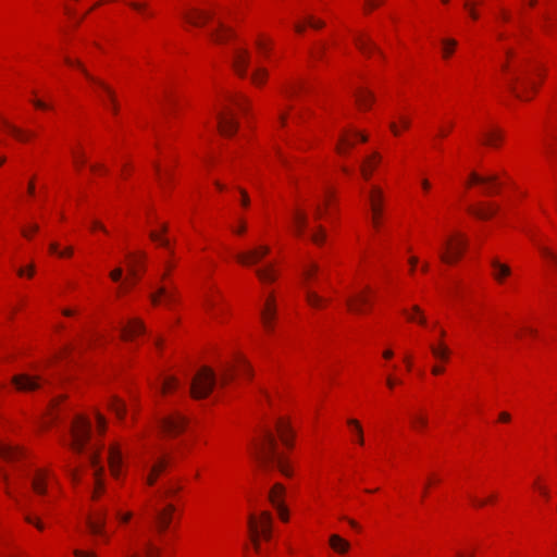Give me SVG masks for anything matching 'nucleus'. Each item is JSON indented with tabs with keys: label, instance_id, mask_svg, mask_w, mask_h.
Instances as JSON below:
<instances>
[{
	"label": "nucleus",
	"instance_id": "1",
	"mask_svg": "<svg viewBox=\"0 0 557 557\" xmlns=\"http://www.w3.org/2000/svg\"><path fill=\"white\" fill-rule=\"evenodd\" d=\"M255 454L263 466L276 467L285 476L292 475L284 457L277 451L275 437L270 430L262 431L260 438L255 444Z\"/></svg>",
	"mask_w": 557,
	"mask_h": 557
},
{
	"label": "nucleus",
	"instance_id": "2",
	"mask_svg": "<svg viewBox=\"0 0 557 557\" xmlns=\"http://www.w3.org/2000/svg\"><path fill=\"white\" fill-rule=\"evenodd\" d=\"M64 62L69 66L77 69L91 84H94L97 88L106 94L108 98V107L112 113L116 115L119 112V103L114 90L102 79L91 75L81 60L65 57Z\"/></svg>",
	"mask_w": 557,
	"mask_h": 557
},
{
	"label": "nucleus",
	"instance_id": "3",
	"mask_svg": "<svg viewBox=\"0 0 557 557\" xmlns=\"http://www.w3.org/2000/svg\"><path fill=\"white\" fill-rule=\"evenodd\" d=\"M90 434V421L83 416H77L71 426V448L78 454L83 453L89 443Z\"/></svg>",
	"mask_w": 557,
	"mask_h": 557
},
{
	"label": "nucleus",
	"instance_id": "4",
	"mask_svg": "<svg viewBox=\"0 0 557 557\" xmlns=\"http://www.w3.org/2000/svg\"><path fill=\"white\" fill-rule=\"evenodd\" d=\"M216 384L215 373L208 367L201 368L190 383V395L196 398L207 397Z\"/></svg>",
	"mask_w": 557,
	"mask_h": 557
},
{
	"label": "nucleus",
	"instance_id": "5",
	"mask_svg": "<svg viewBox=\"0 0 557 557\" xmlns=\"http://www.w3.org/2000/svg\"><path fill=\"white\" fill-rule=\"evenodd\" d=\"M511 92L520 100H530L528 92L536 89V84L528 71H521V75L515 74L508 82Z\"/></svg>",
	"mask_w": 557,
	"mask_h": 557
},
{
	"label": "nucleus",
	"instance_id": "6",
	"mask_svg": "<svg viewBox=\"0 0 557 557\" xmlns=\"http://www.w3.org/2000/svg\"><path fill=\"white\" fill-rule=\"evenodd\" d=\"M466 246V237L457 234L445 242V250L440 251V259L447 264H451L461 258Z\"/></svg>",
	"mask_w": 557,
	"mask_h": 557
},
{
	"label": "nucleus",
	"instance_id": "7",
	"mask_svg": "<svg viewBox=\"0 0 557 557\" xmlns=\"http://www.w3.org/2000/svg\"><path fill=\"white\" fill-rule=\"evenodd\" d=\"M249 529L252 533V542L255 549L259 552L260 544L258 541L259 532L264 537V540H270L271 537V525H272V517L270 512L263 511L260 515L259 523L257 522L255 516H250L248 520Z\"/></svg>",
	"mask_w": 557,
	"mask_h": 557
},
{
	"label": "nucleus",
	"instance_id": "8",
	"mask_svg": "<svg viewBox=\"0 0 557 557\" xmlns=\"http://www.w3.org/2000/svg\"><path fill=\"white\" fill-rule=\"evenodd\" d=\"M236 373H242L247 376L252 375V370L250 364L246 361V359L242 356L237 357L236 363H224L220 370V383L221 385H226L230 383Z\"/></svg>",
	"mask_w": 557,
	"mask_h": 557
},
{
	"label": "nucleus",
	"instance_id": "9",
	"mask_svg": "<svg viewBox=\"0 0 557 557\" xmlns=\"http://www.w3.org/2000/svg\"><path fill=\"white\" fill-rule=\"evenodd\" d=\"M186 423V418L178 412H173L170 416L159 420L160 428L170 436H176L181 434L185 430Z\"/></svg>",
	"mask_w": 557,
	"mask_h": 557
},
{
	"label": "nucleus",
	"instance_id": "10",
	"mask_svg": "<svg viewBox=\"0 0 557 557\" xmlns=\"http://www.w3.org/2000/svg\"><path fill=\"white\" fill-rule=\"evenodd\" d=\"M88 460L94 469L95 476V492L94 497H97V494L102 492L104 486L102 482V475L104 472L103 466L100 463V448L96 446H90L88 451Z\"/></svg>",
	"mask_w": 557,
	"mask_h": 557
},
{
	"label": "nucleus",
	"instance_id": "11",
	"mask_svg": "<svg viewBox=\"0 0 557 557\" xmlns=\"http://www.w3.org/2000/svg\"><path fill=\"white\" fill-rule=\"evenodd\" d=\"M218 127L222 135L232 136L238 128V123L234 119V114L231 108L225 107L216 113Z\"/></svg>",
	"mask_w": 557,
	"mask_h": 557
},
{
	"label": "nucleus",
	"instance_id": "12",
	"mask_svg": "<svg viewBox=\"0 0 557 557\" xmlns=\"http://www.w3.org/2000/svg\"><path fill=\"white\" fill-rule=\"evenodd\" d=\"M268 246H258L246 252H239L235 256L236 260L244 265H251L259 262L264 256L269 253Z\"/></svg>",
	"mask_w": 557,
	"mask_h": 557
},
{
	"label": "nucleus",
	"instance_id": "13",
	"mask_svg": "<svg viewBox=\"0 0 557 557\" xmlns=\"http://www.w3.org/2000/svg\"><path fill=\"white\" fill-rule=\"evenodd\" d=\"M260 317L264 329L272 332L274 329V320L276 318V305L273 296H270L263 305Z\"/></svg>",
	"mask_w": 557,
	"mask_h": 557
},
{
	"label": "nucleus",
	"instance_id": "14",
	"mask_svg": "<svg viewBox=\"0 0 557 557\" xmlns=\"http://www.w3.org/2000/svg\"><path fill=\"white\" fill-rule=\"evenodd\" d=\"M383 193L379 187H372L369 193V202L372 211V222L375 227H379L380 216L382 213Z\"/></svg>",
	"mask_w": 557,
	"mask_h": 557
},
{
	"label": "nucleus",
	"instance_id": "15",
	"mask_svg": "<svg viewBox=\"0 0 557 557\" xmlns=\"http://www.w3.org/2000/svg\"><path fill=\"white\" fill-rule=\"evenodd\" d=\"M250 53L247 49L238 48L233 53V67L240 77L247 75V69L249 65Z\"/></svg>",
	"mask_w": 557,
	"mask_h": 557
},
{
	"label": "nucleus",
	"instance_id": "16",
	"mask_svg": "<svg viewBox=\"0 0 557 557\" xmlns=\"http://www.w3.org/2000/svg\"><path fill=\"white\" fill-rule=\"evenodd\" d=\"M12 383L18 391L30 392L39 388L40 377L29 374H18L13 376Z\"/></svg>",
	"mask_w": 557,
	"mask_h": 557
},
{
	"label": "nucleus",
	"instance_id": "17",
	"mask_svg": "<svg viewBox=\"0 0 557 557\" xmlns=\"http://www.w3.org/2000/svg\"><path fill=\"white\" fill-rule=\"evenodd\" d=\"M175 511V506L172 504H168L163 509L157 510L156 512V520H157V527L160 533L164 532L171 521L173 513Z\"/></svg>",
	"mask_w": 557,
	"mask_h": 557
},
{
	"label": "nucleus",
	"instance_id": "18",
	"mask_svg": "<svg viewBox=\"0 0 557 557\" xmlns=\"http://www.w3.org/2000/svg\"><path fill=\"white\" fill-rule=\"evenodd\" d=\"M121 337L124 341H129L133 336L145 332L144 323L138 319H132L125 325H121Z\"/></svg>",
	"mask_w": 557,
	"mask_h": 557
},
{
	"label": "nucleus",
	"instance_id": "19",
	"mask_svg": "<svg viewBox=\"0 0 557 557\" xmlns=\"http://www.w3.org/2000/svg\"><path fill=\"white\" fill-rule=\"evenodd\" d=\"M107 512L106 510H97L87 520V525L90 532L95 535L103 534L106 524Z\"/></svg>",
	"mask_w": 557,
	"mask_h": 557
},
{
	"label": "nucleus",
	"instance_id": "20",
	"mask_svg": "<svg viewBox=\"0 0 557 557\" xmlns=\"http://www.w3.org/2000/svg\"><path fill=\"white\" fill-rule=\"evenodd\" d=\"M108 461L112 475L119 478L122 467V453L117 445L110 446Z\"/></svg>",
	"mask_w": 557,
	"mask_h": 557
},
{
	"label": "nucleus",
	"instance_id": "21",
	"mask_svg": "<svg viewBox=\"0 0 557 557\" xmlns=\"http://www.w3.org/2000/svg\"><path fill=\"white\" fill-rule=\"evenodd\" d=\"M212 15L198 9H191L183 13V18L193 26H201L206 21L210 20Z\"/></svg>",
	"mask_w": 557,
	"mask_h": 557
},
{
	"label": "nucleus",
	"instance_id": "22",
	"mask_svg": "<svg viewBox=\"0 0 557 557\" xmlns=\"http://www.w3.org/2000/svg\"><path fill=\"white\" fill-rule=\"evenodd\" d=\"M295 234L301 236L308 226V216L304 210L297 209L292 216Z\"/></svg>",
	"mask_w": 557,
	"mask_h": 557
},
{
	"label": "nucleus",
	"instance_id": "23",
	"mask_svg": "<svg viewBox=\"0 0 557 557\" xmlns=\"http://www.w3.org/2000/svg\"><path fill=\"white\" fill-rule=\"evenodd\" d=\"M381 154L377 152H373L371 156L367 157L361 164V173L366 180H369L372 175L375 166L381 162Z\"/></svg>",
	"mask_w": 557,
	"mask_h": 557
},
{
	"label": "nucleus",
	"instance_id": "24",
	"mask_svg": "<svg viewBox=\"0 0 557 557\" xmlns=\"http://www.w3.org/2000/svg\"><path fill=\"white\" fill-rule=\"evenodd\" d=\"M151 301L154 305L160 302V299L163 298V302L165 306H170L175 302V293L173 290H168L166 287H159L156 293L150 295Z\"/></svg>",
	"mask_w": 557,
	"mask_h": 557
},
{
	"label": "nucleus",
	"instance_id": "25",
	"mask_svg": "<svg viewBox=\"0 0 557 557\" xmlns=\"http://www.w3.org/2000/svg\"><path fill=\"white\" fill-rule=\"evenodd\" d=\"M491 265L493 268V277L498 283H503L504 280L511 274V269L507 264L499 262L497 259H493L491 261Z\"/></svg>",
	"mask_w": 557,
	"mask_h": 557
},
{
	"label": "nucleus",
	"instance_id": "26",
	"mask_svg": "<svg viewBox=\"0 0 557 557\" xmlns=\"http://www.w3.org/2000/svg\"><path fill=\"white\" fill-rule=\"evenodd\" d=\"M331 548L338 553V554H345L349 550L350 544L348 541L344 540L337 534H332L329 540Z\"/></svg>",
	"mask_w": 557,
	"mask_h": 557
},
{
	"label": "nucleus",
	"instance_id": "27",
	"mask_svg": "<svg viewBox=\"0 0 557 557\" xmlns=\"http://www.w3.org/2000/svg\"><path fill=\"white\" fill-rule=\"evenodd\" d=\"M22 450L17 446L0 443V456L5 460H14L22 456Z\"/></svg>",
	"mask_w": 557,
	"mask_h": 557
},
{
	"label": "nucleus",
	"instance_id": "28",
	"mask_svg": "<svg viewBox=\"0 0 557 557\" xmlns=\"http://www.w3.org/2000/svg\"><path fill=\"white\" fill-rule=\"evenodd\" d=\"M125 557H160V549L150 541H146L143 545V555L132 553L127 554Z\"/></svg>",
	"mask_w": 557,
	"mask_h": 557
},
{
	"label": "nucleus",
	"instance_id": "29",
	"mask_svg": "<svg viewBox=\"0 0 557 557\" xmlns=\"http://www.w3.org/2000/svg\"><path fill=\"white\" fill-rule=\"evenodd\" d=\"M256 274L263 283L274 282L276 277L273 264H267L261 269H257Z\"/></svg>",
	"mask_w": 557,
	"mask_h": 557
},
{
	"label": "nucleus",
	"instance_id": "30",
	"mask_svg": "<svg viewBox=\"0 0 557 557\" xmlns=\"http://www.w3.org/2000/svg\"><path fill=\"white\" fill-rule=\"evenodd\" d=\"M231 36H232L231 29L226 28L223 23H219L218 29L212 30L210 33V37L215 42H219V44L226 41L227 38Z\"/></svg>",
	"mask_w": 557,
	"mask_h": 557
},
{
	"label": "nucleus",
	"instance_id": "31",
	"mask_svg": "<svg viewBox=\"0 0 557 557\" xmlns=\"http://www.w3.org/2000/svg\"><path fill=\"white\" fill-rule=\"evenodd\" d=\"M373 100L374 97L369 90L361 89L356 94V101L361 109L370 108Z\"/></svg>",
	"mask_w": 557,
	"mask_h": 557
},
{
	"label": "nucleus",
	"instance_id": "32",
	"mask_svg": "<svg viewBox=\"0 0 557 557\" xmlns=\"http://www.w3.org/2000/svg\"><path fill=\"white\" fill-rule=\"evenodd\" d=\"M33 490L37 494L46 493V473L44 471H37L32 480Z\"/></svg>",
	"mask_w": 557,
	"mask_h": 557
},
{
	"label": "nucleus",
	"instance_id": "33",
	"mask_svg": "<svg viewBox=\"0 0 557 557\" xmlns=\"http://www.w3.org/2000/svg\"><path fill=\"white\" fill-rule=\"evenodd\" d=\"M347 306L349 307V309L354 312H357V313H360L362 312V308L361 306L363 304H367L368 302V299L366 296L361 295V294H358L354 297H349L347 300Z\"/></svg>",
	"mask_w": 557,
	"mask_h": 557
},
{
	"label": "nucleus",
	"instance_id": "34",
	"mask_svg": "<svg viewBox=\"0 0 557 557\" xmlns=\"http://www.w3.org/2000/svg\"><path fill=\"white\" fill-rule=\"evenodd\" d=\"M277 433L285 445H289V425L288 423L280 419L276 423Z\"/></svg>",
	"mask_w": 557,
	"mask_h": 557
},
{
	"label": "nucleus",
	"instance_id": "35",
	"mask_svg": "<svg viewBox=\"0 0 557 557\" xmlns=\"http://www.w3.org/2000/svg\"><path fill=\"white\" fill-rule=\"evenodd\" d=\"M431 351L433 356L438 360L446 361L448 359L449 349L444 344H440L438 346L432 345Z\"/></svg>",
	"mask_w": 557,
	"mask_h": 557
},
{
	"label": "nucleus",
	"instance_id": "36",
	"mask_svg": "<svg viewBox=\"0 0 557 557\" xmlns=\"http://www.w3.org/2000/svg\"><path fill=\"white\" fill-rule=\"evenodd\" d=\"M497 176L491 175V176H481L476 174L475 172H472L470 174V184H496Z\"/></svg>",
	"mask_w": 557,
	"mask_h": 557
},
{
	"label": "nucleus",
	"instance_id": "37",
	"mask_svg": "<svg viewBox=\"0 0 557 557\" xmlns=\"http://www.w3.org/2000/svg\"><path fill=\"white\" fill-rule=\"evenodd\" d=\"M469 211L474 214L479 219H488L492 215H494L497 211L496 207H488V208H482V209H473L469 208Z\"/></svg>",
	"mask_w": 557,
	"mask_h": 557
},
{
	"label": "nucleus",
	"instance_id": "38",
	"mask_svg": "<svg viewBox=\"0 0 557 557\" xmlns=\"http://www.w3.org/2000/svg\"><path fill=\"white\" fill-rule=\"evenodd\" d=\"M268 77V71L264 67L258 66L251 74V82L255 85H262Z\"/></svg>",
	"mask_w": 557,
	"mask_h": 557
},
{
	"label": "nucleus",
	"instance_id": "39",
	"mask_svg": "<svg viewBox=\"0 0 557 557\" xmlns=\"http://www.w3.org/2000/svg\"><path fill=\"white\" fill-rule=\"evenodd\" d=\"M284 486L280 483L274 484L269 493V499L274 506V500L283 502Z\"/></svg>",
	"mask_w": 557,
	"mask_h": 557
},
{
	"label": "nucleus",
	"instance_id": "40",
	"mask_svg": "<svg viewBox=\"0 0 557 557\" xmlns=\"http://www.w3.org/2000/svg\"><path fill=\"white\" fill-rule=\"evenodd\" d=\"M502 140V134L497 131L488 132L484 135L483 143L491 147H497Z\"/></svg>",
	"mask_w": 557,
	"mask_h": 557
},
{
	"label": "nucleus",
	"instance_id": "41",
	"mask_svg": "<svg viewBox=\"0 0 557 557\" xmlns=\"http://www.w3.org/2000/svg\"><path fill=\"white\" fill-rule=\"evenodd\" d=\"M319 271V265L314 262H310L304 267L302 277L306 284L314 276V274Z\"/></svg>",
	"mask_w": 557,
	"mask_h": 557
},
{
	"label": "nucleus",
	"instance_id": "42",
	"mask_svg": "<svg viewBox=\"0 0 557 557\" xmlns=\"http://www.w3.org/2000/svg\"><path fill=\"white\" fill-rule=\"evenodd\" d=\"M442 46L443 57L447 59L453 54L455 48L457 47V41L453 38H445L442 40Z\"/></svg>",
	"mask_w": 557,
	"mask_h": 557
},
{
	"label": "nucleus",
	"instance_id": "43",
	"mask_svg": "<svg viewBox=\"0 0 557 557\" xmlns=\"http://www.w3.org/2000/svg\"><path fill=\"white\" fill-rule=\"evenodd\" d=\"M227 100L242 111H245L248 104L247 98L242 95H230Z\"/></svg>",
	"mask_w": 557,
	"mask_h": 557
},
{
	"label": "nucleus",
	"instance_id": "44",
	"mask_svg": "<svg viewBox=\"0 0 557 557\" xmlns=\"http://www.w3.org/2000/svg\"><path fill=\"white\" fill-rule=\"evenodd\" d=\"M111 410L116 414V417L122 418L125 412V405L122 400L114 397L111 399L109 404Z\"/></svg>",
	"mask_w": 557,
	"mask_h": 557
},
{
	"label": "nucleus",
	"instance_id": "45",
	"mask_svg": "<svg viewBox=\"0 0 557 557\" xmlns=\"http://www.w3.org/2000/svg\"><path fill=\"white\" fill-rule=\"evenodd\" d=\"M3 125L12 133V135H14L17 139L22 141L27 140L29 136H33V134L26 135L22 129L10 124L8 121H3Z\"/></svg>",
	"mask_w": 557,
	"mask_h": 557
},
{
	"label": "nucleus",
	"instance_id": "46",
	"mask_svg": "<svg viewBox=\"0 0 557 557\" xmlns=\"http://www.w3.org/2000/svg\"><path fill=\"white\" fill-rule=\"evenodd\" d=\"M356 45L363 53H370L372 50H377L376 46L369 39L356 38Z\"/></svg>",
	"mask_w": 557,
	"mask_h": 557
},
{
	"label": "nucleus",
	"instance_id": "47",
	"mask_svg": "<svg viewBox=\"0 0 557 557\" xmlns=\"http://www.w3.org/2000/svg\"><path fill=\"white\" fill-rule=\"evenodd\" d=\"M306 299H307V302L313 308L321 307V305L323 302V299L317 293H314L310 289H307Z\"/></svg>",
	"mask_w": 557,
	"mask_h": 557
},
{
	"label": "nucleus",
	"instance_id": "48",
	"mask_svg": "<svg viewBox=\"0 0 557 557\" xmlns=\"http://www.w3.org/2000/svg\"><path fill=\"white\" fill-rule=\"evenodd\" d=\"M348 425L352 426L355 432H356V438H357V442L362 445L363 444V431H362V428L360 425V423L358 422V420L356 419H349L347 421Z\"/></svg>",
	"mask_w": 557,
	"mask_h": 557
},
{
	"label": "nucleus",
	"instance_id": "49",
	"mask_svg": "<svg viewBox=\"0 0 557 557\" xmlns=\"http://www.w3.org/2000/svg\"><path fill=\"white\" fill-rule=\"evenodd\" d=\"M412 311L417 313L419 317L416 318L413 314H409L406 310H404V313L407 315L409 321H417L418 323L424 325L426 323V320L423 317L421 309L418 306H413Z\"/></svg>",
	"mask_w": 557,
	"mask_h": 557
},
{
	"label": "nucleus",
	"instance_id": "50",
	"mask_svg": "<svg viewBox=\"0 0 557 557\" xmlns=\"http://www.w3.org/2000/svg\"><path fill=\"white\" fill-rule=\"evenodd\" d=\"M169 461L165 457H160L157 459V461L152 465L150 468L152 470V473H158V475L165 469Z\"/></svg>",
	"mask_w": 557,
	"mask_h": 557
},
{
	"label": "nucleus",
	"instance_id": "51",
	"mask_svg": "<svg viewBox=\"0 0 557 557\" xmlns=\"http://www.w3.org/2000/svg\"><path fill=\"white\" fill-rule=\"evenodd\" d=\"M311 240L317 244L321 245L323 240L325 239V231L322 226H319L314 232L311 234Z\"/></svg>",
	"mask_w": 557,
	"mask_h": 557
},
{
	"label": "nucleus",
	"instance_id": "52",
	"mask_svg": "<svg viewBox=\"0 0 557 557\" xmlns=\"http://www.w3.org/2000/svg\"><path fill=\"white\" fill-rule=\"evenodd\" d=\"M274 508L277 510V513L283 521L288 520V510L284 506L283 502L274 500Z\"/></svg>",
	"mask_w": 557,
	"mask_h": 557
},
{
	"label": "nucleus",
	"instance_id": "53",
	"mask_svg": "<svg viewBox=\"0 0 557 557\" xmlns=\"http://www.w3.org/2000/svg\"><path fill=\"white\" fill-rule=\"evenodd\" d=\"M256 46L261 53L267 55L268 52L270 51L271 40H264L262 38H259L256 41Z\"/></svg>",
	"mask_w": 557,
	"mask_h": 557
},
{
	"label": "nucleus",
	"instance_id": "54",
	"mask_svg": "<svg viewBox=\"0 0 557 557\" xmlns=\"http://www.w3.org/2000/svg\"><path fill=\"white\" fill-rule=\"evenodd\" d=\"M128 5L137 11V12H140L143 14H147V15H150L149 11H148V5L147 3H141V2H137V1H132L128 3Z\"/></svg>",
	"mask_w": 557,
	"mask_h": 557
},
{
	"label": "nucleus",
	"instance_id": "55",
	"mask_svg": "<svg viewBox=\"0 0 557 557\" xmlns=\"http://www.w3.org/2000/svg\"><path fill=\"white\" fill-rule=\"evenodd\" d=\"M176 385H177V382L174 377H168L163 381V383L161 385V391H162V393H166L170 389L175 388Z\"/></svg>",
	"mask_w": 557,
	"mask_h": 557
},
{
	"label": "nucleus",
	"instance_id": "56",
	"mask_svg": "<svg viewBox=\"0 0 557 557\" xmlns=\"http://www.w3.org/2000/svg\"><path fill=\"white\" fill-rule=\"evenodd\" d=\"M150 238H151L153 242L159 243L162 247H165V248H168V247H169V244H170L169 239L161 237V236H160L158 233H156V232H151V233H150Z\"/></svg>",
	"mask_w": 557,
	"mask_h": 557
},
{
	"label": "nucleus",
	"instance_id": "57",
	"mask_svg": "<svg viewBox=\"0 0 557 557\" xmlns=\"http://www.w3.org/2000/svg\"><path fill=\"white\" fill-rule=\"evenodd\" d=\"M412 424L414 428H424L428 424V419L422 416H413L412 417Z\"/></svg>",
	"mask_w": 557,
	"mask_h": 557
},
{
	"label": "nucleus",
	"instance_id": "58",
	"mask_svg": "<svg viewBox=\"0 0 557 557\" xmlns=\"http://www.w3.org/2000/svg\"><path fill=\"white\" fill-rule=\"evenodd\" d=\"M307 23L310 27L314 28V29H320L322 28L325 24L323 21L321 20H315L313 16L309 15L307 17Z\"/></svg>",
	"mask_w": 557,
	"mask_h": 557
},
{
	"label": "nucleus",
	"instance_id": "59",
	"mask_svg": "<svg viewBox=\"0 0 557 557\" xmlns=\"http://www.w3.org/2000/svg\"><path fill=\"white\" fill-rule=\"evenodd\" d=\"M351 145H352V144L349 141V139H348L346 136H343V137L341 138V140H339L338 146H337V151H338L339 153H345V149H344V147H345V146L349 147V146H351Z\"/></svg>",
	"mask_w": 557,
	"mask_h": 557
},
{
	"label": "nucleus",
	"instance_id": "60",
	"mask_svg": "<svg viewBox=\"0 0 557 557\" xmlns=\"http://www.w3.org/2000/svg\"><path fill=\"white\" fill-rule=\"evenodd\" d=\"M133 517V513L131 511L128 512H121V511H116V518L122 522V523H127Z\"/></svg>",
	"mask_w": 557,
	"mask_h": 557
},
{
	"label": "nucleus",
	"instance_id": "61",
	"mask_svg": "<svg viewBox=\"0 0 557 557\" xmlns=\"http://www.w3.org/2000/svg\"><path fill=\"white\" fill-rule=\"evenodd\" d=\"M25 520L28 522V523H32L34 524L38 530H44V524L42 522L37 519V518H33L32 516L27 515L25 517Z\"/></svg>",
	"mask_w": 557,
	"mask_h": 557
},
{
	"label": "nucleus",
	"instance_id": "62",
	"mask_svg": "<svg viewBox=\"0 0 557 557\" xmlns=\"http://www.w3.org/2000/svg\"><path fill=\"white\" fill-rule=\"evenodd\" d=\"M74 162L77 168H81L85 163V157L82 152H74Z\"/></svg>",
	"mask_w": 557,
	"mask_h": 557
},
{
	"label": "nucleus",
	"instance_id": "63",
	"mask_svg": "<svg viewBox=\"0 0 557 557\" xmlns=\"http://www.w3.org/2000/svg\"><path fill=\"white\" fill-rule=\"evenodd\" d=\"M540 250H541V252H542L545 257H548V258L553 259V260L556 262V264H557V256H556V255H554V253H553L548 248H546V247H540Z\"/></svg>",
	"mask_w": 557,
	"mask_h": 557
},
{
	"label": "nucleus",
	"instance_id": "64",
	"mask_svg": "<svg viewBox=\"0 0 557 557\" xmlns=\"http://www.w3.org/2000/svg\"><path fill=\"white\" fill-rule=\"evenodd\" d=\"M74 555L76 557H97L92 553H87V552H83V550H79V549H75L74 550Z\"/></svg>",
	"mask_w": 557,
	"mask_h": 557
}]
</instances>
